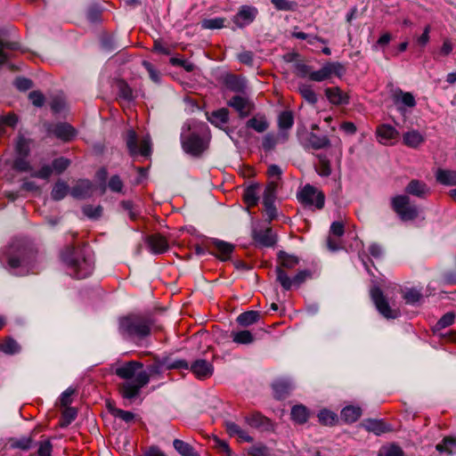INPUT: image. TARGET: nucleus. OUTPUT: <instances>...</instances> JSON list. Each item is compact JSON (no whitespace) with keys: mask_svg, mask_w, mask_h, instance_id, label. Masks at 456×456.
Segmentation results:
<instances>
[{"mask_svg":"<svg viewBox=\"0 0 456 456\" xmlns=\"http://www.w3.org/2000/svg\"><path fill=\"white\" fill-rule=\"evenodd\" d=\"M114 373L126 380L119 386V393L126 399H133L150 382L151 372L143 370L138 361H128L116 364Z\"/></svg>","mask_w":456,"mask_h":456,"instance_id":"nucleus-1","label":"nucleus"},{"mask_svg":"<svg viewBox=\"0 0 456 456\" xmlns=\"http://www.w3.org/2000/svg\"><path fill=\"white\" fill-rule=\"evenodd\" d=\"M209 130L205 123L188 122L183 127L182 147L186 153L200 156L208 146Z\"/></svg>","mask_w":456,"mask_h":456,"instance_id":"nucleus-2","label":"nucleus"},{"mask_svg":"<svg viewBox=\"0 0 456 456\" xmlns=\"http://www.w3.org/2000/svg\"><path fill=\"white\" fill-rule=\"evenodd\" d=\"M151 330V320L141 314H128L118 320V331L122 337L136 343L148 338Z\"/></svg>","mask_w":456,"mask_h":456,"instance_id":"nucleus-3","label":"nucleus"},{"mask_svg":"<svg viewBox=\"0 0 456 456\" xmlns=\"http://www.w3.org/2000/svg\"><path fill=\"white\" fill-rule=\"evenodd\" d=\"M62 260L66 264L70 275L77 279L88 277L94 270L92 259L86 256L83 248L70 247L62 254Z\"/></svg>","mask_w":456,"mask_h":456,"instance_id":"nucleus-4","label":"nucleus"},{"mask_svg":"<svg viewBox=\"0 0 456 456\" xmlns=\"http://www.w3.org/2000/svg\"><path fill=\"white\" fill-rule=\"evenodd\" d=\"M126 144L131 156L142 155L147 157L151 152V142L149 135L144 136L140 142L134 130H127L125 137Z\"/></svg>","mask_w":456,"mask_h":456,"instance_id":"nucleus-5","label":"nucleus"},{"mask_svg":"<svg viewBox=\"0 0 456 456\" xmlns=\"http://www.w3.org/2000/svg\"><path fill=\"white\" fill-rule=\"evenodd\" d=\"M298 200L308 208L322 209L324 207L325 196L322 191L311 184L305 185L297 193Z\"/></svg>","mask_w":456,"mask_h":456,"instance_id":"nucleus-6","label":"nucleus"},{"mask_svg":"<svg viewBox=\"0 0 456 456\" xmlns=\"http://www.w3.org/2000/svg\"><path fill=\"white\" fill-rule=\"evenodd\" d=\"M391 205L394 211L403 221L413 220L418 216V209L414 205H411L410 199L405 195H398L391 200Z\"/></svg>","mask_w":456,"mask_h":456,"instance_id":"nucleus-7","label":"nucleus"},{"mask_svg":"<svg viewBox=\"0 0 456 456\" xmlns=\"http://www.w3.org/2000/svg\"><path fill=\"white\" fill-rule=\"evenodd\" d=\"M345 71V67L341 63L328 62L321 69L311 72L309 78L313 81L322 82L330 78L333 75L340 77Z\"/></svg>","mask_w":456,"mask_h":456,"instance_id":"nucleus-8","label":"nucleus"},{"mask_svg":"<svg viewBox=\"0 0 456 456\" xmlns=\"http://www.w3.org/2000/svg\"><path fill=\"white\" fill-rule=\"evenodd\" d=\"M310 277L311 273L307 270L297 272L293 278H290L284 270H278V281L285 290H289L293 287H299Z\"/></svg>","mask_w":456,"mask_h":456,"instance_id":"nucleus-9","label":"nucleus"},{"mask_svg":"<svg viewBox=\"0 0 456 456\" xmlns=\"http://www.w3.org/2000/svg\"><path fill=\"white\" fill-rule=\"evenodd\" d=\"M370 296L378 311L384 317L387 319H395L399 315V312L397 310L392 309L389 306V304L379 288H373L370 291Z\"/></svg>","mask_w":456,"mask_h":456,"instance_id":"nucleus-10","label":"nucleus"},{"mask_svg":"<svg viewBox=\"0 0 456 456\" xmlns=\"http://www.w3.org/2000/svg\"><path fill=\"white\" fill-rule=\"evenodd\" d=\"M234 246L229 242L213 239L208 245V250L211 254L217 256L222 261H226L230 258L233 252Z\"/></svg>","mask_w":456,"mask_h":456,"instance_id":"nucleus-11","label":"nucleus"},{"mask_svg":"<svg viewBox=\"0 0 456 456\" xmlns=\"http://www.w3.org/2000/svg\"><path fill=\"white\" fill-rule=\"evenodd\" d=\"M379 142L384 145H393L399 137V132L391 125L382 124L376 129Z\"/></svg>","mask_w":456,"mask_h":456,"instance_id":"nucleus-12","label":"nucleus"},{"mask_svg":"<svg viewBox=\"0 0 456 456\" xmlns=\"http://www.w3.org/2000/svg\"><path fill=\"white\" fill-rule=\"evenodd\" d=\"M252 238L256 244L265 248L273 247L277 241L276 236L271 228L254 230Z\"/></svg>","mask_w":456,"mask_h":456,"instance_id":"nucleus-13","label":"nucleus"},{"mask_svg":"<svg viewBox=\"0 0 456 456\" xmlns=\"http://www.w3.org/2000/svg\"><path fill=\"white\" fill-rule=\"evenodd\" d=\"M189 365L184 360H175L171 361L168 358H165L161 361L156 362L155 364L150 367V372L159 373L162 370H173V369H188Z\"/></svg>","mask_w":456,"mask_h":456,"instance_id":"nucleus-14","label":"nucleus"},{"mask_svg":"<svg viewBox=\"0 0 456 456\" xmlns=\"http://www.w3.org/2000/svg\"><path fill=\"white\" fill-rule=\"evenodd\" d=\"M49 132L63 142L71 141L77 134L75 128L67 123L56 124L49 129Z\"/></svg>","mask_w":456,"mask_h":456,"instance_id":"nucleus-15","label":"nucleus"},{"mask_svg":"<svg viewBox=\"0 0 456 456\" xmlns=\"http://www.w3.org/2000/svg\"><path fill=\"white\" fill-rule=\"evenodd\" d=\"M256 14V8L247 5L242 6L239 12L234 16L233 21L238 27L243 28L250 24L255 20Z\"/></svg>","mask_w":456,"mask_h":456,"instance_id":"nucleus-16","label":"nucleus"},{"mask_svg":"<svg viewBox=\"0 0 456 456\" xmlns=\"http://www.w3.org/2000/svg\"><path fill=\"white\" fill-rule=\"evenodd\" d=\"M94 191L93 183L87 179H81L70 190L73 198L82 200L92 196Z\"/></svg>","mask_w":456,"mask_h":456,"instance_id":"nucleus-17","label":"nucleus"},{"mask_svg":"<svg viewBox=\"0 0 456 456\" xmlns=\"http://www.w3.org/2000/svg\"><path fill=\"white\" fill-rule=\"evenodd\" d=\"M191 372L196 376L199 379H206L212 376L214 371V367L212 363L207 362L206 360H196L191 365Z\"/></svg>","mask_w":456,"mask_h":456,"instance_id":"nucleus-18","label":"nucleus"},{"mask_svg":"<svg viewBox=\"0 0 456 456\" xmlns=\"http://www.w3.org/2000/svg\"><path fill=\"white\" fill-rule=\"evenodd\" d=\"M228 105L233 108L239 113L240 118L248 116L252 110V104L249 101L239 95L233 96L228 102Z\"/></svg>","mask_w":456,"mask_h":456,"instance_id":"nucleus-19","label":"nucleus"},{"mask_svg":"<svg viewBox=\"0 0 456 456\" xmlns=\"http://www.w3.org/2000/svg\"><path fill=\"white\" fill-rule=\"evenodd\" d=\"M147 244L153 254H162L168 249L167 239L159 233L150 235Z\"/></svg>","mask_w":456,"mask_h":456,"instance_id":"nucleus-20","label":"nucleus"},{"mask_svg":"<svg viewBox=\"0 0 456 456\" xmlns=\"http://www.w3.org/2000/svg\"><path fill=\"white\" fill-rule=\"evenodd\" d=\"M299 264V258L294 255H289L281 251L278 255V265L276 267V275L278 276V270H293Z\"/></svg>","mask_w":456,"mask_h":456,"instance_id":"nucleus-21","label":"nucleus"},{"mask_svg":"<svg viewBox=\"0 0 456 456\" xmlns=\"http://www.w3.org/2000/svg\"><path fill=\"white\" fill-rule=\"evenodd\" d=\"M325 95L329 102L334 105L346 104L349 102V96L339 87H328L325 89Z\"/></svg>","mask_w":456,"mask_h":456,"instance_id":"nucleus-22","label":"nucleus"},{"mask_svg":"<svg viewBox=\"0 0 456 456\" xmlns=\"http://www.w3.org/2000/svg\"><path fill=\"white\" fill-rule=\"evenodd\" d=\"M403 142L407 147L416 149L425 142V136L418 130L411 129L403 134Z\"/></svg>","mask_w":456,"mask_h":456,"instance_id":"nucleus-23","label":"nucleus"},{"mask_svg":"<svg viewBox=\"0 0 456 456\" xmlns=\"http://www.w3.org/2000/svg\"><path fill=\"white\" fill-rule=\"evenodd\" d=\"M225 428L229 436H236L241 442H252L253 438L248 434L247 431L242 429L240 426L232 421L225 422Z\"/></svg>","mask_w":456,"mask_h":456,"instance_id":"nucleus-24","label":"nucleus"},{"mask_svg":"<svg viewBox=\"0 0 456 456\" xmlns=\"http://www.w3.org/2000/svg\"><path fill=\"white\" fill-rule=\"evenodd\" d=\"M406 192L419 198H424L429 193V189L423 182L412 180L405 189Z\"/></svg>","mask_w":456,"mask_h":456,"instance_id":"nucleus-25","label":"nucleus"},{"mask_svg":"<svg viewBox=\"0 0 456 456\" xmlns=\"http://www.w3.org/2000/svg\"><path fill=\"white\" fill-rule=\"evenodd\" d=\"M393 100L395 104L402 103L409 108H413L416 105L413 94L408 92H403L399 88L394 91Z\"/></svg>","mask_w":456,"mask_h":456,"instance_id":"nucleus-26","label":"nucleus"},{"mask_svg":"<svg viewBox=\"0 0 456 456\" xmlns=\"http://www.w3.org/2000/svg\"><path fill=\"white\" fill-rule=\"evenodd\" d=\"M367 431L376 435L386 433L389 430L385 422L379 419H366L361 424Z\"/></svg>","mask_w":456,"mask_h":456,"instance_id":"nucleus-27","label":"nucleus"},{"mask_svg":"<svg viewBox=\"0 0 456 456\" xmlns=\"http://www.w3.org/2000/svg\"><path fill=\"white\" fill-rule=\"evenodd\" d=\"M361 415L362 409L358 406L349 405L341 411V419L346 423L355 422Z\"/></svg>","mask_w":456,"mask_h":456,"instance_id":"nucleus-28","label":"nucleus"},{"mask_svg":"<svg viewBox=\"0 0 456 456\" xmlns=\"http://www.w3.org/2000/svg\"><path fill=\"white\" fill-rule=\"evenodd\" d=\"M231 338L238 345H249L254 342L255 338L249 330L232 331Z\"/></svg>","mask_w":456,"mask_h":456,"instance_id":"nucleus-29","label":"nucleus"},{"mask_svg":"<svg viewBox=\"0 0 456 456\" xmlns=\"http://www.w3.org/2000/svg\"><path fill=\"white\" fill-rule=\"evenodd\" d=\"M436 180L444 185H456V171L438 169L436 174Z\"/></svg>","mask_w":456,"mask_h":456,"instance_id":"nucleus-30","label":"nucleus"},{"mask_svg":"<svg viewBox=\"0 0 456 456\" xmlns=\"http://www.w3.org/2000/svg\"><path fill=\"white\" fill-rule=\"evenodd\" d=\"M291 419L299 424H304L309 418L307 408L302 404L295 405L291 409Z\"/></svg>","mask_w":456,"mask_h":456,"instance_id":"nucleus-31","label":"nucleus"},{"mask_svg":"<svg viewBox=\"0 0 456 456\" xmlns=\"http://www.w3.org/2000/svg\"><path fill=\"white\" fill-rule=\"evenodd\" d=\"M260 314L257 311H248L237 317V322L243 327L250 326L258 322Z\"/></svg>","mask_w":456,"mask_h":456,"instance_id":"nucleus-32","label":"nucleus"},{"mask_svg":"<svg viewBox=\"0 0 456 456\" xmlns=\"http://www.w3.org/2000/svg\"><path fill=\"white\" fill-rule=\"evenodd\" d=\"M175 449L182 456H200V454L194 450V448L188 443L183 442L180 439H175L173 442Z\"/></svg>","mask_w":456,"mask_h":456,"instance_id":"nucleus-33","label":"nucleus"},{"mask_svg":"<svg viewBox=\"0 0 456 456\" xmlns=\"http://www.w3.org/2000/svg\"><path fill=\"white\" fill-rule=\"evenodd\" d=\"M247 126L257 133H263L268 128L269 124L264 116H256L248 120Z\"/></svg>","mask_w":456,"mask_h":456,"instance_id":"nucleus-34","label":"nucleus"},{"mask_svg":"<svg viewBox=\"0 0 456 456\" xmlns=\"http://www.w3.org/2000/svg\"><path fill=\"white\" fill-rule=\"evenodd\" d=\"M229 111L225 108H222L213 111L208 120L216 126H221L228 122Z\"/></svg>","mask_w":456,"mask_h":456,"instance_id":"nucleus-35","label":"nucleus"},{"mask_svg":"<svg viewBox=\"0 0 456 456\" xmlns=\"http://www.w3.org/2000/svg\"><path fill=\"white\" fill-rule=\"evenodd\" d=\"M276 189H277V182L270 181L268 183L267 186L265 187L264 194H263L264 206L270 207L271 205H274Z\"/></svg>","mask_w":456,"mask_h":456,"instance_id":"nucleus-36","label":"nucleus"},{"mask_svg":"<svg viewBox=\"0 0 456 456\" xmlns=\"http://www.w3.org/2000/svg\"><path fill=\"white\" fill-rule=\"evenodd\" d=\"M69 191V185L63 181H58L52 190L51 196L54 200H61L65 198Z\"/></svg>","mask_w":456,"mask_h":456,"instance_id":"nucleus-37","label":"nucleus"},{"mask_svg":"<svg viewBox=\"0 0 456 456\" xmlns=\"http://www.w3.org/2000/svg\"><path fill=\"white\" fill-rule=\"evenodd\" d=\"M273 388L275 395L278 398H282L291 389V383L287 379H278L273 384Z\"/></svg>","mask_w":456,"mask_h":456,"instance_id":"nucleus-38","label":"nucleus"},{"mask_svg":"<svg viewBox=\"0 0 456 456\" xmlns=\"http://www.w3.org/2000/svg\"><path fill=\"white\" fill-rule=\"evenodd\" d=\"M309 144L315 150L326 148L330 145V140L326 135H317L311 133L308 137Z\"/></svg>","mask_w":456,"mask_h":456,"instance_id":"nucleus-39","label":"nucleus"},{"mask_svg":"<svg viewBox=\"0 0 456 456\" xmlns=\"http://www.w3.org/2000/svg\"><path fill=\"white\" fill-rule=\"evenodd\" d=\"M16 45L6 41L0 37V64H3L10 57V51L15 50Z\"/></svg>","mask_w":456,"mask_h":456,"instance_id":"nucleus-40","label":"nucleus"},{"mask_svg":"<svg viewBox=\"0 0 456 456\" xmlns=\"http://www.w3.org/2000/svg\"><path fill=\"white\" fill-rule=\"evenodd\" d=\"M20 346L13 338H8L0 344V351L6 354H14L19 353Z\"/></svg>","mask_w":456,"mask_h":456,"instance_id":"nucleus-41","label":"nucleus"},{"mask_svg":"<svg viewBox=\"0 0 456 456\" xmlns=\"http://www.w3.org/2000/svg\"><path fill=\"white\" fill-rule=\"evenodd\" d=\"M319 163L316 166V172L322 176H329L331 173L330 162L326 156L319 155Z\"/></svg>","mask_w":456,"mask_h":456,"instance_id":"nucleus-42","label":"nucleus"},{"mask_svg":"<svg viewBox=\"0 0 456 456\" xmlns=\"http://www.w3.org/2000/svg\"><path fill=\"white\" fill-rule=\"evenodd\" d=\"M225 19L217 17L213 19H204L200 25L204 29H218L224 27Z\"/></svg>","mask_w":456,"mask_h":456,"instance_id":"nucleus-43","label":"nucleus"},{"mask_svg":"<svg viewBox=\"0 0 456 456\" xmlns=\"http://www.w3.org/2000/svg\"><path fill=\"white\" fill-rule=\"evenodd\" d=\"M30 141L24 136H19L15 145L16 153L19 156L27 157L29 153Z\"/></svg>","mask_w":456,"mask_h":456,"instance_id":"nucleus-44","label":"nucleus"},{"mask_svg":"<svg viewBox=\"0 0 456 456\" xmlns=\"http://www.w3.org/2000/svg\"><path fill=\"white\" fill-rule=\"evenodd\" d=\"M318 419L322 425L332 426L336 423L338 418L336 413L324 409L318 413Z\"/></svg>","mask_w":456,"mask_h":456,"instance_id":"nucleus-45","label":"nucleus"},{"mask_svg":"<svg viewBox=\"0 0 456 456\" xmlns=\"http://www.w3.org/2000/svg\"><path fill=\"white\" fill-rule=\"evenodd\" d=\"M294 124V118L291 111H283L280 114L278 118V125L280 129H289Z\"/></svg>","mask_w":456,"mask_h":456,"instance_id":"nucleus-46","label":"nucleus"},{"mask_svg":"<svg viewBox=\"0 0 456 456\" xmlns=\"http://www.w3.org/2000/svg\"><path fill=\"white\" fill-rule=\"evenodd\" d=\"M256 190V186H249L246 189L244 192L243 199L248 207L256 206L258 201Z\"/></svg>","mask_w":456,"mask_h":456,"instance_id":"nucleus-47","label":"nucleus"},{"mask_svg":"<svg viewBox=\"0 0 456 456\" xmlns=\"http://www.w3.org/2000/svg\"><path fill=\"white\" fill-rule=\"evenodd\" d=\"M299 93L302 97L309 103L314 104L317 102V95L312 89L311 86L302 85L299 86Z\"/></svg>","mask_w":456,"mask_h":456,"instance_id":"nucleus-48","label":"nucleus"},{"mask_svg":"<svg viewBox=\"0 0 456 456\" xmlns=\"http://www.w3.org/2000/svg\"><path fill=\"white\" fill-rule=\"evenodd\" d=\"M379 456H403V450L395 444L382 446L379 452Z\"/></svg>","mask_w":456,"mask_h":456,"instance_id":"nucleus-49","label":"nucleus"},{"mask_svg":"<svg viewBox=\"0 0 456 456\" xmlns=\"http://www.w3.org/2000/svg\"><path fill=\"white\" fill-rule=\"evenodd\" d=\"M77 417V411L71 407H65L61 414V426L67 427Z\"/></svg>","mask_w":456,"mask_h":456,"instance_id":"nucleus-50","label":"nucleus"},{"mask_svg":"<svg viewBox=\"0 0 456 456\" xmlns=\"http://www.w3.org/2000/svg\"><path fill=\"white\" fill-rule=\"evenodd\" d=\"M26 158L19 156L13 162V168L20 172L32 171V167Z\"/></svg>","mask_w":456,"mask_h":456,"instance_id":"nucleus-51","label":"nucleus"},{"mask_svg":"<svg viewBox=\"0 0 456 456\" xmlns=\"http://www.w3.org/2000/svg\"><path fill=\"white\" fill-rule=\"evenodd\" d=\"M32 439L28 436H24L19 439H13L11 442V446L12 448H18L21 450H28L31 447Z\"/></svg>","mask_w":456,"mask_h":456,"instance_id":"nucleus-52","label":"nucleus"},{"mask_svg":"<svg viewBox=\"0 0 456 456\" xmlns=\"http://www.w3.org/2000/svg\"><path fill=\"white\" fill-rule=\"evenodd\" d=\"M69 165H70L69 159L61 157V158L55 159L53 161L52 167L55 173L61 174L64 170H66Z\"/></svg>","mask_w":456,"mask_h":456,"instance_id":"nucleus-53","label":"nucleus"},{"mask_svg":"<svg viewBox=\"0 0 456 456\" xmlns=\"http://www.w3.org/2000/svg\"><path fill=\"white\" fill-rule=\"evenodd\" d=\"M226 85L227 86L234 91V92H240L244 88V85L242 81L240 80L239 77L236 76H229L226 77Z\"/></svg>","mask_w":456,"mask_h":456,"instance_id":"nucleus-54","label":"nucleus"},{"mask_svg":"<svg viewBox=\"0 0 456 456\" xmlns=\"http://www.w3.org/2000/svg\"><path fill=\"white\" fill-rule=\"evenodd\" d=\"M83 213L89 218H98L102 216V208L101 206L87 205L83 208Z\"/></svg>","mask_w":456,"mask_h":456,"instance_id":"nucleus-55","label":"nucleus"},{"mask_svg":"<svg viewBox=\"0 0 456 456\" xmlns=\"http://www.w3.org/2000/svg\"><path fill=\"white\" fill-rule=\"evenodd\" d=\"M455 314L452 312L444 314L436 323L437 329H444L452 325L454 322Z\"/></svg>","mask_w":456,"mask_h":456,"instance_id":"nucleus-56","label":"nucleus"},{"mask_svg":"<svg viewBox=\"0 0 456 456\" xmlns=\"http://www.w3.org/2000/svg\"><path fill=\"white\" fill-rule=\"evenodd\" d=\"M53 445L49 440L39 442L37 454L38 456H51Z\"/></svg>","mask_w":456,"mask_h":456,"instance_id":"nucleus-57","label":"nucleus"},{"mask_svg":"<svg viewBox=\"0 0 456 456\" xmlns=\"http://www.w3.org/2000/svg\"><path fill=\"white\" fill-rule=\"evenodd\" d=\"M272 4L277 10L280 11H293L295 9V4L289 2L288 0H271Z\"/></svg>","mask_w":456,"mask_h":456,"instance_id":"nucleus-58","label":"nucleus"},{"mask_svg":"<svg viewBox=\"0 0 456 456\" xmlns=\"http://www.w3.org/2000/svg\"><path fill=\"white\" fill-rule=\"evenodd\" d=\"M109 188L114 192H122L123 182L118 175H113L109 181Z\"/></svg>","mask_w":456,"mask_h":456,"instance_id":"nucleus-59","label":"nucleus"},{"mask_svg":"<svg viewBox=\"0 0 456 456\" xmlns=\"http://www.w3.org/2000/svg\"><path fill=\"white\" fill-rule=\"evenodd\" d=\"M170 63L173 66H180L183 67L186 71L191 72L194 69V64L191 61H188L186 60H182L179 58H171Z\"/></svg>","mask_w":456,"mask_h":456,"instance_id":"nucleus-60","label":"nucleus"},{"mask_svg":"<svg viewBox=\"0 0 456 456\" xmlns=\"http://www.w3.org/2000/svg\"><path fill=\"white\" fill-rule=\"evenodd\" d=\"M74 394V389L68 388L66 389L60 397V403L63 407H69L72 403V395Z\"/></svg>","mask_w":456,"mask_h":456,"instance_id":"nucleus-61","label":"nucleus"},{"mask_svg":"<svg viewBox=\"0 0 456 456\" xmlns=\"http://www.w3.org/2000/svg\"><path fill=\"white\" fill-rule=\"evenodd\" d=\"M452 446H455L454 440H452L451 438H444L441 444H438L436 445V450L439 452H447L449 453H452Z\"/></svg>","mask_w":456,"mask_h":456,"instance_id":"nucleus-62","label":"nucleus"},{"mask_svg":"<svg viewBox=\"0 0 456 456\" xmlns=\"http://www.w3.org/2000/svg\"><path fill=\"white\" fill-rule=\"evenodd\" d=\"M53 172V169L52 167L45 165L40 170L33 172L31 174V176L42 178V179H47Z\"/></svg>","mask_w":456,"mask_h":456,"instance_id":"nucleus-63","label":"nucleus"},{"mask_svg":"<svg viewBox=\"0 0 456 456\" xmlns=\"http://www.w3.org/2000/svg\"><path fill=\"white\" fill-rule=\"evenodd\" d=\"M420 293L416 289H409L403 295V298L409 304H414L418 302L420 299Z\"/></svg>","mask_w":456,"mask_h":456,"instance_id":"nucleus-64","label":"nucleus"}]
</instances>
